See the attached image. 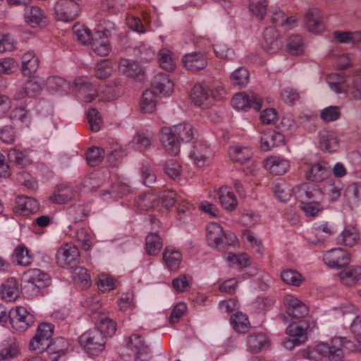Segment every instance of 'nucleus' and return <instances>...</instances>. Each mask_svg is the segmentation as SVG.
Segmentation results:
<instances>
[{
	"label": "nucleus",
	"mask_w": 361,
	"mask_h": 361,
	"mask_svg": "<svg viewBox=\"0 0 361 361\" xmlns=\"http://www.w3.org/2000/svg\"><path fill=\"white\" fill-rule=\"evenodd\" d=\"M195 136L194 128L189 123L183 122L171 127H163L160 130V141L167 152L172 157L178 154L180 142H188Z\"/></svg>",
	"instance_id": "f257e3e1"
},
{
	"label": "nucleus",
	"mask_w": 361,
	"mask_h": 361,
	"mask_svg": "<svg viewBox=\"0 0 361 361\" xmlns=\"http://www.w3.org/2000/svg\"><path fill=\"white\" fill-rule=\"evenodd\" d=\"M326 80L335 93L349 92L355 99H361V70L350 71L348 75L331 73L327 75Z\"/></svg>",
	"instance_id": "f03ea898"
},
{
	"label": "nucleus",
	"mask_w": 361,
	"mask_h": 361,
	"mask_svg": "<svg viewBox=\"0 0 361 361\" xmlns=\"http://www.w3.org/2000/svg\"><path fill=\"white\" fill-rule=\"evenodd\" d=\"M74 89L78 92V97L85 103L92 102L97 97L102 101L114 100L118 96V87L115 85L106 86L100 92L88 82L87 78L79 77L75 79Z\"/></svg>",
	"instance_id": "7ed1b4c3"
},
{
	"label": "nucleus",
	"mask_w": 361,
	"mask_h": 361,
	"mask_svg": "<svg viewBox=\"0 0 361 361\" xmlns=\"http://www.w3.org/2000/svg\"><path fill=\"white\" fill-rule=\"evenodd\" d=\"M343 342L342 338H334L331 344L320 343L314 346L309 347L304 356L313 361H320L327 357L330 361H342L344 357Z\"/></svg>",
	"instance_id": "20e7f679"
},
{
	"label": "nucleus",
	"mask_w": 361,
	"mask_h": 361,
	"mask_svg": "<svg viewBox=\"0 0 361 361\" xmlns=\"http://www.w3.org/2000/svg\"><path fill=\"white\" fill-rule=\"evenodd\" d=\"M115 30V24L107 19H102L99 21L95 28L94 37L91 42V48L97 55L107 56L111 49L109 37Z\"/></svg>",
	"instance_id": "39448f33"
},
{
	"label": "nucleus",
	"mask_w": 361,
	"mask_h": 361,
	"mask_svg": "<svg viewBox=\"0 0 361 361\" xmlns=\"http://www.w3.org/2000/svg\"><path fill=\"white\" fill-rule=\"evenodd\" d=\"M24 276L27 281L23 291L28 298H33L43 294L44 288L51 283L50 276L38 269H29Z\"/></svg>",
	"instance_id": "423d86ee"
},
{
	"label": "nucleus",
	"mask_w": 361,
	"mask_h": 361,
	"mask_svg": "<svg viewBox=\"0 0 361 361\" xmlns=\"http://www.w3.org/2000/svg\"><path fill=\"white\" fill-rule=\"evenodd\" d=\"M206 230L207 240L211 247L234 246L237 242V238L233 232L224 231L222 227L216 223L208 224Z\"/></svg>",
	"instance_id": "0eeeda50"
},
{
	"label": "nucleus",
	"mask_w": 361,
	"mask_h": 361,
	"mask_svg": "<svg viewBox=\"0 0 361 361\" xmlns=\"http://www.w3.org/2000/svg\"><path fill=\"white\" fill-rule=\"evenodd\" d=\"M80 344L90 355H98L105 348V336L97 328L90 329L80 336Z\"/></svg>",
	"instance_id": "6e6552de"
},
{
	"label": "nucleus",
	"mask_w": 361,
	"mask_h": 361,
	"mask_svg": "<svg viewBox=\"0 0 361 361\" xmlns=\"http://www.w3.org/2000/svg\"><path fill=\"white\" fill-rule=\"evenodd\" d=\"M54 334L53 326L42 323L38 326L37 333L29 344L30 351L39 354L50 348Z\"/></svg>",
	"instance_id": "1a4fd4ad"
},
{
	"label": "nucleus",
	"mask_w": 361,
	"mask_h": 361,
	"mask_svg": "<svg viewBox=\"0 0 361 361\" xmlns=\"http://www.w3.org/2000/svg\"><path fill=\"white\" fill-rule=\"evenodd\" d=\"M8 319L12 328L18 331H26L35 322L34 316L23 306H17L10 310Z\"/></svg>",
	"instance_id": "9d476101"
},
{
	"label": "nucleus",
	"mask_w": 361,
	"mask_h": 361,
	"mask_svg": "<svg viewBox=\"0 0 361 361\" xmlns=\"http://www.w3.org/2000/svg\"><path fill=\"white\" fill-rule=\"evenodd\" d=\"M79 257L78 247L74 245L66 243L57 250L56 260L57 264L61 267H73L76 265Z\"/></svg>",
	"instance_id": "9b49d317"
},
{
	"label": "nucleus",
	"mask_w": 361,
	"mask_h": 361,
	"mask_svg": "<svg viewBox=\"0 0 361 361\" xmlns=\"http://www.w3.org/2000/svg\"><path fill=\"white\" fill-rule=\"evenodd\" d=\"M231 102L235 109L241 110L252 108L255 111H259L262 104V99L253 92L235 94Z\"/></svg>",
	"instance_id": "f8f14e48"
},
{
	"label": "nucleus",
	"mask_w": 361,
	"mask_h": 361,
	"mask_svg": "<svg viewBox=\"0 0 361 361\" xmlns=\"http://www.w3.org/2000/svg\"><path fill=\"white\" fill-rule=\"evenodd\" d=\"M293 192L300 204L324 199V194L316 185L303 183L293 189Z\"/></svg>",
	"instance_id": "ddd939ff"
},
{
	"label": "nucleus",
	"mask_w": 361,
	"mask_h": 361,
	"mask_svg": "<svg viewBox=\"0 0 361 361\" xmlns=\"http://www.w3.org/2000/svg\"><path fill=\"white\" fill-rule=\"evenodd\" d=\"M123 158L128 156L126 149L118 143L113 144L110 148H107V152L103 148L98 147H90L85 152V158Z\"/></svg>",
	"instance_id": "4468645a"
},
{
	"label": "nucleus",
	"mask_w": 361,
	"mask_h": 361,
	"mask_svg": "<svg viewBox=\"0 0 361 361\" xmlns=\"http://www.w3.org/2000/svg\"><path fill=\"white\" fill-rule=\"evenodd\" d=\"M127 346L134 352L136 361H147L151 357L149 345L137 334H133L129 337Z\"/></svg>",
	"instance_id": "2eb2a0df"
},
{
	"label": "nucleus",
	"mask_w": 361,
	"mask_h": 361,
	"mask_svg": "<svg viewBox=\"0 0 361 361\" xmlns=\"http://www.w3.org/2000/svg\"><path fill=\"white\" fill-rule=\"evenodd\" d=\"M324 263L331 268H341L350 262V255L341 248H334L327 251L323 257Z\"/></svg>",
	"instance_id": "dca6fc26"
},
{
	"label": "nucleus",
	"mask_w": 361,
	"mask_h": 361,
	"mask_svg": "<svg viewBox=\"0 0 361 361\" xmlns=\"http://www.w3.org/2000/svg\"><path fill=\"white\" fill-rule=\"evenodd\" d=\"M262 47L268 53H276L283 47V40L276 27L269 26L264 31Z\"/></svg>",
	"instance_id": "f3484780"
},
{
	"label": "nucleus",
	"mask_w": 361,
	"mask_h": 361,
	"mask_svg": "<svg viewBox=\"0 0 361 361\" xmlns=\"http://www.w3.org/2000/svg\"><path fill=\"white\" fill-rule=\"evenodd\" d=\"M331 169L325 161H317L308 165L305 173L307 180L312 182H322L329 176Z\"/></svg>",
	"instance_id": "a211bd4d"
},
{
	"label": "nucleus",
	"mask_w": 361,
	"mask_h": 361,
	"mask_svg": "<svg viewBox=\"0 0 361 361\" xmlns=\"http://www.w3.org/2000/svg\"><path fill=\"white\" fill-rule=\"evenodd\" d=\"M315 326L314 322L310 323L307 320H300L298 322L291 323L286 329V334L289 337L296 339L299 343H305L307 339V334Z\"/></svg>",
	"instance_id": "6ab92c4d"
},
{
	"label": "nucleus",
	"mask_w": 361,
	"mask_h": 361,
	"mask_svg": "<svg viewBox=\"0 0 361 361\" xmlns=\"http://www.w3.org/2000/svg\"><path fill=\"white\" fill-rule=\"evenodd\" d=\"M183 63L185 68L191 72L204 69L207 65V59L202 52H192L184 55Z\"/></svg>",
	"instance_id": "aec40b11"
},
{
	"label": "nucleus",
	"mask_w": 361,
	"mask_h": 361,
	"mask_svg": "<svg viewBox=\"0 0 361 361\" xmlns=\"http://www.w3.org/2000/svg\"><path fill=\"white\" fill-rule=\"evenodd\" d=\"M44 81L37 78L34 77L28 80L25 84L22 90L15 94V99H21L25 97L32 98L37 97L42 90Z\"/></svg>",
	"instance_id": "412c9836"
},
{
	"label": "nucleus",
	"mask_w": 361,
	"mask_h": 361,
	"mask_svg": "<svg viewBox=\"0 0 361 361\" xmlns=\"http://www.w3.org/2000/svg\"><path fill=\"white\" fill-rule=\"evenodd\" d=\"M15 212L22 216H28L37 213L39 209V204L37 200L27 197L19 196L16 198Z\"/></svg>",
	"instance_id": "4be33fe9"
},
{
	"label": "nucleus",
	"mask_w": 361,
	"mask_h": 361,
	"mask_svg": "<svg viewBox=\"0 0 361 361\" xmlns=\"http://www.w3.org/2000/svg\"><path fill=\"white\" fill-rule=\"evenodd\" d=\"M119 71L128 78L142 80L144 78V71L135 61L128 59H121L118 65Z\"/></svg>",
	"instance_id": "5701e85b"
},
{
	"label": "nucleus",
	"mask_w": 361,
	"mask_h": 361,
	"mask_svg": "<svg viewBox=\"0 0 361 361\" xmlns=\"http://www.w3.org/2000/svg\"><path fill=\"white\" fill-rule=\"evenodd\" d=\"M173 86L169 75L164 73L156 75L152 82V90L162 97L170 96L173 91Z\"/></svg>",
	"instance_id": "b1692460"
},
{
	"label": "nucleus",
	"mask_w": 361,
	"mask_h": 361,
	"mask_svg": "<svg viewBox=\"0 0 361 361\" xmlns=\"http://www.w3.org/2000/svg\"><path fill=\"white\" fill-rule=\"evenodd\" d=\"M286 312L295 318L303 317L308 313V308L302 302L293 295H287L284 299Z\"/></svg>",
	"instance_id": "393cba45"
},
{
	"label": "nucleus",
	"mask_w": 361,
	"mask_h": 361,
	"mask_svg": "<svg viewBox=\"0 0 361 361\" xmlns=\"http://www.w3.org/2000/svg\"><path fill=\"white\" fill-rule=\"evenodd\" d=\"M305 24L311 32H322L325 28L322 12L318 8L310 9L305 16Z\"/></svg>",
	"instance_id": "a878e982"
},
{
	"label": "nucleus",
	"mask_w": 361,
	"mask_h": 361,
	"mask_svg": "<svg viewBox=\"0 0 361 361\" xmlns=\"http://www.w3.org/2000/svg\"><path fill=\"white\" fill-rule=\"evenodd\" d=\"M75 196L73 187L66 183L59 184L49 197V200L56 204H66Z\"/></svg>",
	"instance_id": "bb28decb"
},
{
	"label": "nucleus",
	"mask_w": 361,
	"mask_h": 361,
	"mask_svg": "<svg viewBox=\"0 0 361 361\" xmlns=\"http://www.w3.org/2000/svg\"><path fill=\"white\" fill-rule=\"evenodd\" d=\"M190 98L196 106L203 108H207L212 104L209 89L200 84L195 85L190 94Z\"/></svg>",
	"instance_id": "cd10ccee"
},
{
	"label": "nucleus",
	"mask_w": 361,
	"mask_h": 361,
	"mask_svg": "<svg viewBox=\"0 0 361 361\" xmlns=\"http://www.w3.org/2000/svg\"><path fill=\"white\" fill-rule=\"evenodd\" d=\"M79 12V5L74 1H68L66 2L63 7L56 8V17L59 20L70 22L78 16Z\"/></svg>",
	"instance_id": "c85d7f7f"
},
{
	"label": "nucleus",
	"mask_w": 361,
	"mask_h": 361,
	"mask_svg": "<svg viewBox=\"0 0 361 361\" xmlns=\"http://www.w3.org/2000/svg\"><path fill=\"white\" fill-rule=\"evenodd\" d=\"M218 197L221 207L229 212L233 211L238 205V200L232 189L223 186L218 191Z\"/></svg>",
	"instance_id": "c756f323"
},
{
	"label": "nucleus",
	"mask_w": 361,
	"mask_h": 361,
	"mask_svg": "<svg viewBox=\"0 0 361 361\" xmlns=\"http://www.w3.org/2000/svg\"><path fill=\"white\" fill-rule=\"evenodd\" d=\"M0 293L5 301H15L19 297L17 280L15 278H10L4 281L1 286Z\"/></svg>",
	"instance_id": "7c9ffc66"
},
{
	"label": "nucleus",
	"mask_w": 361,
	"mask_h": 361,
	"mask_svg": "<svg viewBox=\"0 0 361 361\" xmlns=\"http://www.w3.org/2000/svg\"><path fill=\"white\" fill-rule=\"evenodd\" d=\"M21 71L23 75L30 76L36 73L39 66V60L32 51L25 52L21 57Z\"/></svg>",
	"instance_id": "2f4dec72"
},
{
	"label": "nucleus",
	"mask_w": 361,
	"mask_h": 361,
	"mask_svg": "<svg viewBox=\"0 0 361 361\" xmlns=\"http://www.w3.org/2000/svg\"><path fill=\"white\" fill-rule=\"evenodd\" d=\"M283 140L284 136L281 133L272 130H267L261 137L260 148L264 152L269 151L283 143Z\"/></svg>",
	"instance_id": "473e14b6"
},
{
	"label": "nucleus",
	"mask_w": 361,
	"mask_h": 361,
	"mask_svg": "<svg viewBox=\"0 0 361 361\" xmlns=\"http://www.w3.org/2000/svg\"><path fill=\"white\" fill-rule=\"evenodd\" d=\"M357 230L353 226H347L336 238V244L347 247L355 245L359 240Z\"/></svg>",
	"instance_id": "72a5a7b5"
},
{
	"label": "nucleus",
	"mask_w": 361,
	"mask_h": 361,
	"mask_svg": "<svg viewBox=\"0 0 361 361\" xmlns=\"http://www.w3.org/2000/svg\"><path fill=\"white\" fill-rule=\"evenodd\" d=\"M269 345L270 341L264 333L253 334L247 337V346L252 353H258L267 349Z\"/></svg>",
	"instance_id": "f704fd0d"
},
{
	"label": "nucleus",
	"mask_w": 361,
	"mask_h": 361,
	"mask_svg": "<svg viewBox=\"0 0 361 361\" xmlns=\"http://www.w3.org/2000/svg\"><path fill=\"white\" fill-rule=\"evenodd\" d=\"M271 23L273 27H280L286 31L295 26L296 20L293 17H286L282 11L276 8L272 11Z\"/></svg>",
	"instance_id": "c9c22d12"
},
{
	"label": "nucleus",
	"mask_w": 361,
	"mask_h": 361,
	"mask_svg": "<svg viewBox=\"0 0 361 361\" xmlns=\"http://www.w3.org/2000/svg\"><path fill=\"white\" fill-rule=\"evenodd\" d=\"M263 165L267 171L275 176L286 173L290 167L288 159H264Z\"/></svg>",
	"instance_id": "e433bc0d"
},
{
	"label": "nucleus",
	"mask_w": 361,
	"mask_h": 361,
	"mask_svg": "<svg viewBox=\"0 0 361 361\" xmlns=\"http://www.w3.org/2000/svg\"><path fill=\"white\" fill-rule=\"evenodd\" d=\"M338 276L343 284L353 286L361 279V267H350L341 271Z\"/></svg>",
	"instance_id": "4c0bfd02"
},
{
	"label": "nucleus",
	"mask_w": 361,
	"mask_h": 361,
	"mask_svg": "<svg viewBox=\"0 0 361 361\" xmlns=\"http://www.w3.org/2000/svg\"><path fill=\"white\" fill-rule=\"evenodd\" d=\"M20 353L19 345L14 338L5 341L0 350V361H9Z\"/></svg>",
	"instance_id": "58836bf2"
},
{
	"label": "nucleus",
	"mask_w": 361,
	"mask_h": 361,
	"mask_svg": "<svg viewBox=\"0 0 361 361\" xmlns=\"http://www.w3.org/2000/svg\"><path fill=\"white\" fill-rule=\"evenodd\" d=\"M336 232V228L333 224L329 222L322 223L313 228L316 239H310V241L314 244L322 243Z\"/></svg>",
	"instance_id": "ea45409f"
},
{
	"label": "nucleus",
	"mask_w": 361,
	"mask_h": 361,
	"mask_svg": "<svg viewBox=\"0 0 361 361\" xmlns=\"http://www.w3.org/2000/svg\"><path fill=\"white\" fill-rule=\"evenodd\" d=\"M157 94L152 90H146L143 92L140 102V107L142 112L145 114L153 113L157 106Z\"/></svg>",
	"instance_id": "a19ab883"
},
{
	"label": "nucleus",
	"mask_w": 361,
	"mask_h": 361,
	"mask_svg": "<svg viewBox=\"0 0 361 361\" xmlns=\"http://www.w3.org/2000/svg\"><path fill=\"white\" fill-rule=\"evenodd\" d=\"M97 325L104 335L112 336L116 331V323L104 314H100L97 318Z\"/></svg>",
	"instance_id": "79ce46f5"
},
{
	"label": "nucleus",
	"mask_w": 361,
	"mask_h": 361,
	"mask_svg": "<svg viewBox=\"0 0 361 361\" xmlns=\"http://www.w3.org/2000/svg\"><path fill=\"white\" fill-rule=\"evenodd\" d=\"M164 261L170 270H176L182 259L181 253L173 247H166L163 254Z\"/></svg>",
	"instance_id": "37998d69"
},
{
	"label": "nucleus",
	"mask_w": 361,
	"mask_h": 361,
	"mask_svg": "<svg viewBox=\"0 0 361 361\" xmlns=\"http://www.w3.org/2000/svg\"><path fill=\"white\" fill-rule=\"evenodd\" d=\"M73 37L82 44H91L94 34L82 24H75L73 27Z\"/></svg>",
	"instance_id": "c03bdc74"
},
{
	"label": "nucleus",
	"mask_w": 361,
	"mask_h": 361,
	"mask_svg": "<svg viewBox=\"0 0 361 361\" xmlns=\"http://www.w3.org/2000/svg\"><path fill=\"white\" fill-rule=\"evenodd\" d=\"M30 164V159H0V177L7 178L11 175V166L23 168Z\"/></svg>",
	"instance_id": "a18cd8bd"
},
{
	"label": "nucleus",
	"mask_w": 361,
	"mask_h": 361,
	"mask_svg": "<svg viewBox=\"0 0 361 361\" xmlns=\"http://www.w3.org/2000/svg\"><path fill=\"white\" fill-rule=\"evenodd\" d=\"M329 57L332 59L340 69H345L352 63V60L348 54L340 49L338 47L334 48L329 53Z\"/></svg>",
	"instance_id": "49530a36"
},
{
	"label": "nucleus",
	"mask_w": 361,
	"mask_h": 361,
	"mask_svg": "<svg viewBox=\"0 0 361 361\" xmlns=\"http://www.w3.org/2000/svg\"><path fill=\"white\" fill-rule=\"evenodd\" d=\"M334 39L340 43H352L353 45H357L361 42V32L334 31L333 32Z\"/></svg>",
	"instance_id": "de8ad7c7"
},
{
	"label": "nucleus",
	"mask_w": 361,
	"mask_h": 361,
	"mask_svg": "<svg viewBox=\"0 0 361 361\" xmlns=\"http://www.w3.org/2000/svg\"><path fill=\"white\" fill-rule=\"evenodd\" d=\"M162 246V240L157 233H152L146 237L145 250L147 255H156L159 254Z\"/></svg>",
	"instance_id": "09e8293b"
},
{
	"label": "nucleus",
	"mask_w": 361,
	"mask_h": 361,
	"mask_svg": "<svg viewBox=\"0 0 361 361\" xmlns=\"http://www.w3.org/2000/svg\"><path fill=\"white\" fill-rule=\"evenodd\" d=\"M115 71L114 63L111 60L103 59L97 63L95 74L98 78L103 79L111 75Z\"/></svg>",
	"instance_id": "8fccbe9b"
},
{
	"label": "nucleus",
	"mask_w": 361,
	"mask_h": 361,
	"mask_svg": "<svg viewBox=\"0 0 361 361\" xmlns=\"http://www.w3.org/2000/svg\"><path fill=\"white\" fill-rule=\"evenodd\" d=\"M320 147L322 150L334 152L338 147V140L333 133L324 132L320 135Z\"/></svg>",
	"instance_id": "3c124183"
},
{
	"label": "nucleus",
	"mask_w": 361,
	"mask_h": 361,
	"mask_svg": "<svg viewBox=\"0 0 361 361\" xmlns=\"http://www.w3.org/2000/svg\"><path fill=\"white\" fill-rule=\"evenodd\" d=\"M135 204L141 210H148L155 207L157 197L150 193H145L135 198Z\"/></svg>",
	"instance_id": "603ef678"
},
{
	"label": "nucleus",
	"mask_w": 361,
	"mask_h": 361,
	"mask_svg": "<svg viewBox=\"0 0 361 361\" xmlns=\"http://www.w3.org/2000/svg\"><path fill=\"white\" fill-rule=\"evenodd\" d=\"M13 257L18 264L22 266H28L32 262V257L30 254L28 249L23 245L17 247L14 250Z\"/></svg>",
	"instance_id": "864d4df0"
},
{
	"label": "nucleus",
	"mask_w": 361,
	"mask_h": 361,
	"mask_svg": "<svg viewBox=\"0 0 361 361\" xmlns=\"http://www.w3.org/2000/svg\"><path fill=\"white\" fill-rule=\"evenodd\" d=\"M230 78L233 85L243 87L248 82L249 72L245 68L241 67L233 71Z\"/></svg>",
	"instance_id": "5fc2aeb1"
},
{
	"label": "nucleus",
	"mask_w": 361,
	"mask_h": 361,
	"mask_svg": "<svg viewBox=\"0 0 361 361\" xmlns=\"http://www.w3.org/2000/svg\"><path fill=\"white\" fill-rule=\"evenodd\" d=\"M268 3L267 0H249V9L257 18L262 20L267 13Z\"/></svg>",
	"instance_id": "6e6d98bb"
},
{
	"label": "nucleus",
	"mask_w": 361,
	"mask_h": 361,
	"mask_svg": "<svg viewBox=\"0 0 361 361\" xmlns=\"http://www.w3.org/2000/svg\"><path fill=\"white\" fill-rule=\"evenodd\" d=\"M322 200L323 199H319L302 203L300 207L307 216H315L324 209Z\"/></svg>",
	"instance_id": "4d7b16f0"
},
{
	"label": "nucleus",
	"mask_w": 361,
	"mask_h": 361,
	"mask_svg": "<svg viewBox=\"0 0 361 361\" xmlns=\"http://www.w3.org/2000/svg\"><path fill=\"white\" fill-rule=\"evenodd\" d=\"M233 328L238 333L247 331L250 322L247 317L242 312H236L231 320Z\"/></svg>",
	"instance_id": "13d9d810"
},
{
	"label": "nucleus",
	"mask_w": 361,
	"mask_h": 361,
	"mask_svg": "<svg viewBox=\"0 0 361 361\" xmlns=\"http://www.w3.org/2000/svg\"><path fill=\"white\" fill-rule=\"evenodd\" d=\"M288 51L291 55H300L303 52V41L299 35L290 36L287 41Z\"/></svg>",
	"instance_id": "bf43d9fd"
},
{
	"label": "nucleus",
	"mask_w": 361,
	"mask_h": 361,
	"mask_svg": "<svg viewBox=\"0 0 361 361\" xmlns=\"http://www.w3.org/2000/svg\"><path fill=\"white\" fill-rule=\"evenodd\" d=\"M274 194L280 201L287 202L291 197L293 190L285 182L276 183L274 186Z\"/></svg>",
	"instance_id": "052dcab7"
},
{
	"label": "nucleus",
	"mask_w": 361,
	"mask_h": 361,
	"mask_svg": "<svg viewBox=\"0 0 361 361\" xmlns=\"http://www.w3.org/2000/svg\"><path fill=\"white\" fill-rule=\"evenodd\" d=\"M25 18L27 23L39 25L44 18V13L40 8L30 6L26 8Z\"/></svg>",
	"instance_id": "680f3d73"
},
{
	"label": "nucleus",
	"mask_w": 361,
	"mask_h": 361,
	"mask_svg": "<svg viewBox=\"0 0 361 361\" xmlns=\"http://www.w3.org/2000/svg\"><path fill=\"white\" fill-rule=\"evenodd\" d=\"M282 280L287 284L298 286L303 281L302 275L293 269L284 270L281 274Z\"/></svg>",
	"instance_id": "e2e57ef3"
},
{
	"label": "nucleus",
	"mask_w": 361,
	"mask_h": 361,
	"mask_svg": "<svg viewBox=\"0 0 361 361\" xmlns=\"http://www.w3.org/2000/svg\"><path fill=\"white\" fill-rule=\"evenodd\" d=\"M135 55L140 61L148 62L155 56V51L149 45L143 43L135 49Z\"/></svg>",
	"instance_id": "0e129e2a"
},
{
	"label": "nucleus",
	"mask_w": 361,
	"mask_h": 361,
	"mask_svg": "<svg viewBox=\"0 0 361 361\" xmlns=\"http://www.w3.org/2000/svg\"><path fill=\"white\" fill-rule=\"evenodd\" d=\"M159 63L160 66L166 71H172L175 68V63L171 57V53L166 49H162L159 53Z\"/></svg>",
	"instance_id": "69168bd1"
},
{
	"label": "nucleus",
	"mask_w": 361,
	"mask_h": 361,
	"mask_svg": "<svg viewBox=\"0 0 361 361\" xmlns=\"http://www.w3.org/2000/svg\"><path fill=\"white\" fill-rule=\"evenodd\" d=\"M341 116V107L329 106L323 109L320 112V118L324 122L337 121Z\"/></svg>",
	"instance_id": "338daca9"
},
{
	"label": "nucleus",
	"mask_w": 361,
	"mask_h": 361,
	"mask_svg": "<svg viewBox=\"0 0 361 361\" xmlns=\"http://www.w3.org/2000/svg\"><path fill=\"white\" fill-rule=\"evenodd\" d=\"M344 197L348 202H355L361 200V185L355 183L350 184L344 192Z\"/></svg>",
	"instance_id": "774afa93"
}]
</instances>
